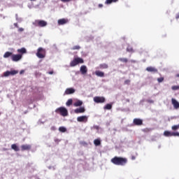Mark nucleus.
Returning <instances> with one entry per match:
<instances>
[{
  "label": "nucleus",
  "instance_id": "nucleus-1",
  "mask_svg": "<svg viewBox=\"0 0 179 179\" xmlns=\"http://www.w3.org/2000/svg\"><path fill=\"white\" fill-rule=\"evenodd\" d=\"M110 162L115 166H125L128 163V159L122 157H114Z\"/></svg>",
  "mask_w": 179,
  "mask_h": 179
},
{
  "label": "nucleus",
  "instance_id": "nucleus-2",
  "mask_svg": "<svg viewBox=\"0 0 179 179\" xmlns=\"http://www.w3.org/2000/svg\"><path fill=\"white\" fill-rule=\"evenodd\" d=\"M55 113H57V114H60L62 117H66V115H68V110L64 107L57 108Z\"/></svg>",
  "mask_w": 179,
  "mask_h": 179
},
{
  "label": "nucleus",
  "instance_id": "nucleus-3",
  "mask_svg": "<svg viewBox=\"0 0 179 179\" xmlns=\"http://www.w3.org/2000/svg\"><path fill=\"white\" fill-rule=\"evenodd\" d=\"M33 24L38 27H45V26H47V22L41 20H36L33 22Z\"/></svg>",
  "mask_w": 179,
  "mask_h": 179
},
{
  "label": "nucleus",
  "instance_id": "nucleus-4",
  "mask_svg": "<svg viewBox=\"0 0 179 179\" xmlns=\"http://www.w3.org/2000/svg\"><path fill=\"white\" fill-rule=\"evenodd\" d=\"M36 57L41 59L45 58V49L39 48L36 52Z\"/></svg>",
  "mask_w": 179,
  "mask_h": 179
},
{
  "label": "nucleus",
  "instance_id": "nucleus-5",
  "mask_svg": "<svg viewBox=\"0 0 179 179\" xmlns=\"http://www.w3.org/2000/svg\"><path fill=\"white\" fill-rule=\"evenodd\" d=\"M23 55H20V54H17V55H13L11 56V59L12 61H13V62H17L19 61H20V59H22Z\"/></svg>",
  "mask_w": 179,
  "mask_h": 179
},
{
  "label": "nucleus",
  "instance_id": "nucleus-6",
  "mask_svg": "<svg viewBox=\"0 0 179 179\" xmlns=\"http://www.w3.org/2000/svg\"><path fill=\"white\" fill-rule=\"evenodd\" d=\"M94 103H104L106 101V98L103 96H95L94 97Z\"/></svg>",
  "mask_w": 179,
  "mask_h": 179
},
{
  "label": "nucleus",
  "instance_id": "nucleus-7",
  "mask_svg": "<svg viewBox=\"0 0 179 179\" xmlns=\"http://www.w3.org/2000/svg\"><path fill=\"white\" fill-rule=\"evenodd\" d=\"M134 125L141 126L143 125V120L140 118H134L133 120Z\"/></svg>",
  "mask_w": 179,
  "mask_h": 179
},
{
  "label": "nucleus",
  "instance_id": "nucleus-8",
  "mask_svg": "<svg viewBox=\"0 0 179 179\" xmlns=\"http://www.w3.org/2000/svg\"><path fill=\"white\" fill-rule=\"evenodd\" d=\"M171 103H172V105L173 106V108L176 110H178V108H179V102L177 100H176V99H174V98L171 99Z\"/></svg>",
  "mask_w": 179,
  "mask_h": 179
},
{
  "label": "nucleus",
  "instance_id": "nucleus-9",
  "mask_svg": "<svg viewBox=\"0 0 179 179\" xmlns=\"http://www.w3.org/2000/svg\"><path fill=\"white\" fill-rule=\"evenodd\" d=\"M86 111L84 107H80L74 110L76 114H82Z\"/></svg>",
  "mask_w": 179,
  "mask_h": 179
},
{
  "label": "nucleus",
  "instance_id": "nucleus-10",
  "mask_svg": "<svg viewBox=\"0 0 179 179\" xmlns=\"http://www.w3.org/2000/svg\"><path fill=\"white\" fill-rule=\"evenodd\" d=\"M68 22H69L68 19L62 18V19L58 20L57 23L59 26H62L64 24H66Z\"/></svg>",
  "mask_w": 179,
  "mask_h": 179
},
{
  "label": "nucleus",
  "instance_id": "nucleus-11",
  "mask_svg": "<svg viewBox=\"0 0 179 179\" xmlns=\"http://www.w3.org/2000/svg\"><path fill=\"white\" fill-rule=\"evenodd\" d=\"M77 121L78 122H87V116H79L77 117Z\"/></svg>",
  "mask_w": 179,
  "mask_h": 179
},
{
  "label": "nucleus",
  "instance_id": "nucleus-12",
  "mask_svg": "<svg viewBox=\"0 0 179 179\" xmlns=\"http://www.w3.org/2000/svg\"><path fill=\"white\" fill-rule=\"evenodd\" d=\"M146 71H148V72H152L153 73H157L158 72L157 69L152 66L147 67Z\"/></svg>",
  "mask_w": 179,
  "mask_h": 179
},
{
  "label": "nucleus",
  "instance_id": "nucleus-13",
  "mask_svg": "<svg viewBox=\"0 0 179 179\" xmlns=\"http://www.w3.org/2000/svg\"><path fill=\"white\" fill-rule=\"evenodd\" d=\"M80 71L82 75H86V73H87V67L85 65L81 66Z\"/></svg>",
  "mask_w": 179,
  "mask_h": 179
},
{
  "label": "nucleus",
  "instance_id": "nucleus-14",
  "mask_svg": "<svg viewBox=\"0 0 179 179\" xmlns=\"http://www.w3.org/2000/svg\"><path fill=\"white\" fill-rule=\"evenodd\" d=\"M31 149V145H21V150L24 152V150H30Z\"/></svg>",
  "mask_w": 179,
  "mask_h": 179
},
{
  "label": "nucleus",
  "instance_id": "nucleus-15",
  "mask_svg": "<svg viewBox=\"0 0 179 179\" xmlns=\"http://www.w3.org/2000/svg\"><path fill=\"white\" fill-rule=\"evenodd\" d=\"M75 93V89L73 88H67L65 91L66 94H73Z\"/></svg>",
  "mask_w": 179,
  "mask_h": 179
},
{
  "label": "nucleus",
  "instance_id": "nucleus-16",
  "mask_svg": "<svg viewBox=\"0 0 179 179\" xmlns=\"http://www.w3.org/2000/svg\"><path fill=\"white\" fill-rule=\"evenodd\" d=\"M108 69V64L106 63L99 64V67L97 68V69Z\"/></svg>",
  "mask_w": 179,
  "mask_h": 179
},
{
  "label": "nucleus",
  "instance_id": "nucleus-17",
  "mask_svg": "<svg viewBox=\"0 0 179 179\" xmlns=\"http://www.w3.org/2000/svg\"><path fill=\"white\" fill-rule=\"evenodd\" d=\"M95 75L96 76H99V78H104V72L101 71H96Z\"/></svg>",
  "mask_w": 179,
  "mask_h": 179
},
{
  "label": "nucleus",
  "instance_id": "nucleus-18",
  "mask_svg": "<svg viewBox=\"0 0 179 179\" xmlns=\"http://www.w3.org/2000/svg\"><path fill=\"white\" fill-rule=\"evenodd\" d=\"M94 145H95V146H100V145H101V141L100 138L94 140Z\"/></svg>",
  "mask_w": 179,
  "mask_h": 179
},
{
  "label": "nucleus",
  "instance_id": "nucleus-19",
  "mask_svg": "<svg viewBox=\"0 0 179 179\" xmlns=\"http://www.w3.org/2000/svg\"><path fill=\"white\" fill-rule=\"evenodd\" d=\"M173 134H174V132H171L169 131H165L164 132V136H173Z\"/></svg>",
  "mask_w": 179,
  "mask_h": 179
},
{
  "label": "nucleus",
  "instance_id": "nucleus-20",
  "mask_svg": "<svg viewBox=\"0 0 179 179\" xmlns=\"http://www.w3.org/2000/svg\"><path fill=\"white\" fill-rule=\"evenodd\" d=\"M13 53L12 52H6L3 55V58H9V57H12Z\"/></svg>",
  "mask_w": 179,
  "mask_h": 179
},
{
  "label": "nucleus",
  "instance_id": "nucleus-21",
  "mask_svg": "<svg viewBox=\"0 0 179 179\" xmlns=\"http://www.w3.org/2000/svg\"><path fill=\"white\" fill-rule=\"evenodd\" d=\"M75 59H76L78 65V64H83V62H85L83 59H82L80 57H76V58H75Z\"/></svg>",
  "mask_w": 179,
  "mask_h": 179
},
{
  "label": "nucleus",
  "instance_id": "nucleus-22",
  "mask_svg": "<svg viewBox=\"0 0 179 179\" xmlns=\"http://www.w3.org/2000/svg\"><path fill=\"white\" fill-rule=\"evenodd\" d=\"M17 52H19L20 54H26V52H27V50H26V48H22L21 49L17 50Z\"/></svg>",
  "mask_w": 179,
  "mask_h": 179
},
{
  "label": "nucleus",
  "instance_id": "nucleus-23",
  "mask_svg": "<svg viewBox=\"0 0 179 179\" xmlns=\"http://www.w3.org/2000/svg\"><path fill=\"white\" fill-rule=\"evenodd\" d=\"M83 104V102L80 100L77 101L76 103H74V106L75 107H80Z\"/></svg>",
  "mask_w": 179,
  "mask_h": 179
},
{
  "label": "nucleus",
  "instance_id": "nucleus-24",
  "mask_svg": "<svg viewBox=\"0 0 179 179\" xmlns=\"http://www.w3.org/2000/svg\"><path fill=\"white\" fill-rule=\"evenodd\" d=\"M11 149H13V150H15V152H19V147H17V145L16 144H13L11 145Z\"/></svg>",
  "mask_w": 179,
  "mask_h": 179
},
{
  "label": "nucleus",
  "instance_id": "nucleus-25",
  "mask_svg": "<svg viewBox=\"0 0 179 179\" xmlns=\"http://www.w3.org/2000/svg\"><path fill=\"white\" fill-rule=\"evenodd\" d=\"M104 110H111L113 108V105L110 103H107L104 107Z\"/></svg>",
  "mask_w": 179,
  "mask_h": 179
},
{
  "label": "nucleus",
  "instance_id": "nucleus-26",
  "mask_svg": "<svg viewBox=\"0 0 179 179\" xmlns=\"http://www.w3.org/2000/svg\"><path fill=\"white\" fill-rule=\"evenodd\" d=\"M113 2H118V0H106L105 3L106 5H110V3H113Z\"/></svg>",
  "mask_w": 179,
  "mask_h": 179
},
{
  "label": "nucleus",
  "instance_id": "nucleus-27",
  "mask_svg": "<svg viewBox=\"0 0 179 179\" xmlns=\"http://www.w3.org/2000/svg\"><path fill=\"white\" fill-rule=\"evenodd\" d=\"M76 65H78V63L76 59H74L73 61L71 62L70 66H76Z\"/></svg>",
  "mask_w": 179,
  "mask_h": 179
},
{
  "label": "nucleus",
  "instance_id": "nucleus-28",
  "mask_svg": "<svg viewBox=\"0 0 179 179\" xmlns=\"http://www.w3.org/2000/svg\"><path fill=\"white\" fill-rule=\"evenodd\" d=\"M118 61H120V62H124V64H127V62H128V59L120 57L118 59Z\"/></svg>",
  "mask_w": 179,
  "mask_h": 179
},
{
  "label": "nucleus",
  "instance_id": "nucleus-29",
  "mask_svg": "<svg viewBox=\"0 0 179 179\" xmlns=\"http://www.w3.org/2000/svg\"><path fill=\"white\" fill-rule=\"evenodd\" d=\"M59 131L60 132H66V128L64 127H60L59 128Z\"/></svg>",
  "mask_w": 179,
  "mask_h": 179
},
{
  "label": "nucleus",
  "instance_id": "nucleus-30",
  "mask_svg": "<svg viewBox=\"0 0 179 179\" xmlns=\"http://www.w3.org/2000/svg\"><path fill=\"white\" fill-rule=\"evenodd\" d=\"M17 73H18V71L15 70L10 71V75H11L12 76H13L14 75H17Z\"/></svg>",
  "mask_w": 179,
  "mask_h": 179
},
{
  "label": "nucleus",
  "instance_id": "nucleus-31",
  "mask_svg": "<svg viewBox=\"0 0 179 179\" xmlns=\"http://www.w3.org/2000/svg\"><path fill=\"white\" fill-rule=\"evenodd\" d=\"M72 103H73V101H72V99H70L67 101L66 104V106H72Z\"/></svg>",
  "mask_w": 179,
  "mask_h": 179
},
{
  "label": "nucleus",
  "instance_id": "nucleus-32",
  "mask_svg": "<svg viewBox=\"0 0 179 179\" xmlns=\"http://www.w3.org/2000/svg\"><path fill=\"white\" fill-rule=\"evenodd\" d=\"M172 90H179V85H173L171 87Z\"/></svg>",
  "mask_w": 179,
  "mask_h": 179
},
{
  "label": "nucleus",
  "instance_id": "nucleus-33",
  "mask_svg": "<svg viewBox=\"0 0 179 179\" xmlns=\"http://www.w3.org/2000/svg\"><path fill=\"white\" fill-rule=\"evenodd\" d=\"M127 51H128V52H134V48H132L131 47H128L127 48Z\"/></svg>",
  "mask_w": 179,
  "mask_h": 179
},
{
  "label": "nucleus",
  "instance_id": "nucleus-34",
  "mask_svg": "<svg viewBox=\"0 0 179 179\" xmlns=\"http://www.w3.org/2000/svg\"><path fill=\"white\" fill-rule=\"evenodd\" d=\"M179 129V125L178 124V125H174V126H173L172 127V130L173 131H177V129Z\"/></svg>",
  "mask_w": 179,
  "mask_h": 179
},
{
  "label": "nucleus",
  "instance_id": "nucleus-35",
  "mask_svg": "<svg viewBox=\"0 0 179 179\" xmlns=\"http://www.w3.org/2000/svg\"><path fill=\"white\" fill-rule=\"evenodd\" d=\"M164 80V78H163V77H161V78H157V82L159 83H162V82H163Z\"/></svg>",
  "mask_w": 179,
  "mask_h": 179
},
{
  "label": "nucleus",
  "instance_id": "nucleus-36",
  "mask_svg": "<svg viewBox=\"0 0 179 179\" xmlns=\"http://www.w3.org/2000/svg\"><path fill=\"white\" fill-rule=\"evenodd\" d=\"M71 50H80V46L79 45H76V46H73Z\"/></svg>",
  "mask_w": 179,
  "mask_h": 179
},
{
  "label": "nucleus",
  "instance_id": "nucleus-37",
  "mask_svg": "<svg viewBox=\"0 0 179 179\" xmlns=\"http://www.w3.org/2000/svg\"><path fill=\"white\" fill-rule=\"evenodd\" d=\"M3 76L6 77L10 76V71H7L4 72Z\"/></svg>",
  "mask_w": 179,
  "mask_h": 179
},
{
  "label": "nucleus",
  "instance_id": "nucleus-38",
  "mask_svg": "<svg viewBox=\"0 0 179 179\" xmlns=\"http://www.w3.org/2000/svg\"><path fill=\"white\" fill-rule=\"evenodd\" d=\"M131 83V80H126L124 81V85H129Z\"/></svg>",
  "mask_w": 179,
  "mask_h": 179
},
{
  "label": "nucleus",
  "instance_id": "nucleus-39",
  "mask_svg": "<svg viewBox=\"0 0 179 179\" xmlns=\"http://www.w3.org/2000/svg\"><path fill=\"white\" fill-rule=\"evenodd\" d=\"M18 31H19L20 33H22V31H24V29H23V28H19V29H18Z\"/></svg>",
  "mask_w": 179,
  "mask_h": 179
},
{
  "label": "nucleus",
  "instance_id": "nucleus-40",
  "mask_svg": "<svg viewBox=\"0 0 179 179\" xmlns=\"http://www.w3.org/2000/svg\"><path fill=\"white\" fill-rule=\"evenodd\" d=\"M173 136H179L178 132H173Z\"/></svg>",
  "mask_w": 179,
  "mask_h": 179
},
{
  "label": "nucleus",
  "instance_id": "nucleus-41",
  "mask_svg": "<svg viewBox=\"0 0 179 179\" xmlns=\"http://www.w3.org/2000/svg\"><path fill=\"white\" fill-rule=\"evenodd\" d=\"M136 159V155H131V160H135Z\"/></svg>",
  "mask_w": 179,
  "mask_h": 179
},
{
  "label": "nucleus",
  "instance_id": "nucleus-42",
  "mask_svg": "<svg viewBox=\"0 0 179 179\" xmlns=\"http://www.w3.org/2000/svg\"><path fill=\"white\" fill-rule=\"evenodd\" d=\"M62 2H71L72 0H60Z\"/></svg>",
  "mask_w": 179,
  "mask_h": 179
},
{
  "label": "nucleus",
  "instance_id": "nucleus-43",
  "mask_svg": "<svg viewBox=\"0 0 179 179\" xmlns=\"http://www.w3.org/2000/svg\"><path fill=\"white\" fill-rule=\"evenodd\" d=\"M132 64H136V60L131 59L130 61Z\"/></svg>",
  "mask_w": 179,
  "mask_h": 179
},
{
  "label": "nucleus",
  "instance_id": "nucleus-44",
  "mask_svg": "<svg viewBox=\"0 0 179 179\" xmlns=\"http://www.w3.org/2000/svg\"><path fill=\"white\" fill-rule=\"evenodd\" d=\"M176 19H179V12L176 14Z\"/></svg>",
  "mask_w": 179,
  "mask_h": 179
},
{
  "label": "nucleus",
  "instance_id": "nucleus-45",
  "mask_svg": "<svg viewBox=\"0 0 179 179\" xmlns=\"http://www.w3.org/2000/svg\"><path fill=\"white\" fill-rule=\"evenodd\" d=\"M14 26H15V27H17V28L19 27V25L17 24V23H14Z\"/></svg>",
  "mask_w": 179,
  "mask_h": 179
},
{
  "label": "nucleus",
  "instance_id": "nucleus-46",
  "mask_svg": "<svg viewBox=\"0 0 179 179\" xmlns=\"http://www.w3.org/2000/svg\"><path fill=\"white\" fill-rule=\"evenodd\" d=\"M48 73H49V75H52L54 73V71H49Z\"/></svg>",
  "mask_w": 179,
  "mask_h": 179
},
{
  "label": "nucleus",
  "instance_id": "nucleus-47",
  "mask_svg": "<svg viewBox=\"0 0 179 179\" xmlns=\"http://www.w3.org/2000/svg\"><path fill=\"white\" fill-rule=\"evenodd\" d=\"M51 130H52V131H55V127H54V126L52 127H51Z\"/></svg>",
  "mask_w": 179,
  "mask_h": 179
},
{
  "label": "nucleus",
  "instance_id": "nucleus-48",
  "mask_svg": "<svg viewBox=\"0 0 179 179\" xmlns=\"http://www.w3.org/2000/svg\"><path fill=\"white\" fill-rule=\"evenodd\" d=\"M20 75H22V73H24V70H22L20 72Z\"/></svg>",
  "mask_w": 179,
  "mask_h": 179
},
{
  "label": "nucleus",
  "instance_id": "nucleus-49",
  "mask_svg": "<svg viewBox=\"0 0 179 179\" xmlns=\"http://www.w3.org/2000/svg\"><path fill=\"white\" fill-rule=\"evenodd\" d=\"M99 8H103V4H99Z\"/></svg>",
  "mask_w": 179,
  "mask_h": 179
},
{
  "label": "nucleus",
  "instance_id": "nucleus-50",
  "mask_svg": "<svg viewBox=\"0 0 179 179\" xmlns=\"http://www.w3.org/2000/svg\"><path fill=\"white\" fill-rule=\"evenodd\" d=\"M148 103H154L153 100L148 101Z\"/></svg>",
  "mask_w": 179,
  "mask_h": 179
},
{
  "label": "nucleus",
  "instance_id": "nucleus-51",
  "mask_svg": "<svg viewBox=\"0 0 179 179\" xmlns=\"http://www.w3.org/2000/svg\"><path fill=\"white\" fill-rule=\"evenodd\" d=\"M145 131H150V129H145Z\"/></svg>",
  "mask_w": 179,
  "mask_h": 179
},
{
  "label": "nucleus",
  "instance_id": "nucleus-52",
  "mask_svg": "<svg viewBox=\"0 0 179 179\" xmlns=\"http://www.w3.org/2000/svg\"><path fill=\"white\" fill-rule=\"evenodd\" d=\"M176 78H179V74L176 75Z\"/></svg>",
  "mask_w": 179,
  "mask_h": 179
},
{
  "label": "nucleus",
  "instance_id": "nucleus-53",
  "mask_svg": "<svg viewBox=\"0 0 179 179\" xmlns=\"http://www.w3.org/2000/svg\"><path fill=\"white\" fill-rule=\"evenodd\" d=\"M30 1H36V0H30Z\"/></svg>",
  "mask_w": 179,
  "mask_h": 179
},
{
  "label": "nucleus",
  "instance_id": "nucleus-54",
  "mask_svg": "<svg viewBox=\"0 0 179 179\" xmlns=\"http://www.w3.org/2000/svg\"><path fill=\"white\" fill-rule=\"evenodd\" d=\"M0 115H1V113H0Z\"/></svg>",
  "mask_w": 179,
  "mask_h": 179
}]
</instances>
